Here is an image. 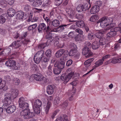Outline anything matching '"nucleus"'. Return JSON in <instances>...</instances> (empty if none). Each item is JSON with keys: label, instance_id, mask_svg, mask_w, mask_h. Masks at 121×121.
I'll list each match as a JSON object with an SVG mask.
<instances>
[{"label": "nucleus", "instance_id": "nucleus-5", "mask_svg": "<svg viewBox=\"0 0 121 121\" xmlns=\"http://www.w3.org/2000/svg\"><path fill=\"white\" fill-rule=\"evenodd\" d=\"M38 30L39 32H42V31H45L48 34L52 31L49 26H47L46 25L43 23L39 24L38 27Z\"/></svg>", "mask_w": 121, "mask_h": 121}, {"label": "nucleus", "instance_id": "nucleus-23", "mask_svg": "<svg viewBox=\"0 0 121 121\" xmlns=\"http://www.w3.org/2000/svg\"><path fill=\"white\" fill-rule=\"evenodd\" d=\"M15 11L13 8H9L7 10V13L9 16L11 17H13L15 15Z\"/></svg>", "mask_w": 121, "mask_h": 121}, {"label": "nucleus", "instance_id": "nucleus-10", "mask_svg": "<svg viewBox=\"0 0 121 121\" xmlns=\"http://www.w3.org/2000/svg\"><path fill=\"white\" fill-rule=\"evenodd\" d=\"M82 53L83 54L85 55L88 54L86 56V58L89 57L92 55V53L87 46L85 47L83 49Z\"/></svg>", "mask_w": 121, "mask_h": 121}, {"label": "nucleus", "instance_id": "nucleus-24", "mask_svg": "<svg viewBox=\"0 0 121 121\" xmlns=\"http://www.w3.org/2000/svg\"><path fill=\"white\" fill-rule=\"evenodd\" d=\"M99 47V42L97 41H95L93 42L92 45V48L94 50H96Z\"/></svg>", "mask_w": 121, "mask_h": 121}, {"label": "nucleus", "instance_id": "nucleus-46", "mask_svg": "<svg viewBox=\"0 0 121 121\" xmlns=\"http://www.w3.org/2000/svg\"><path fill=\"white\" fill-rule=\"evenodd\" d=\"M6 21V19L3 16L0 15V23H4Z\"/></svg>", "mask_w": 121, "mask_h": 121}, {"label": "nucleus", "instance_id": "nucleus-31", "mask_svg": "<svg viewBox=\"0 0 121 121\" xmlns=\"http://www.w3.org/2000/svg\"><path fill=\"white\" fill-rule=\"evenodd\" d=\"M68 78L67 76H66L65 74H62L61 76L60 79L62 81H64V83H66L68 82L69 81H67V80Z\"/></svg>", "mask_w": 121, "mask_h": 121}, {"label": "nucleus", "instance_id": "nucleus-21", "mask_svg": "<svg viewBox=\"0 0 121 121\" xmlns=\"http://www.w3.org/2000/svg\"><path fill=\"white\" fill-rule=\"evenodd\" d=\"M51 1L50 0H47L43 2L41 6L43 8H47L51 4Z\"/></svg>", "mask_w": 121, "mask_h": 121}, {"label": "nucleus", "instance_id": "nucleus-41", "mask_svg": "<svg viewBox=\"0 0 121 121\" xmlns=\"http://www.w3.org/2000/svg\"><path fill=\"white\" fill-rule=\"evenodd\" d=\"M41 60V59L39 57H37L35 55L34 57V60L36 64H38L39 63Z\"/></svg>", "mask_w": 121, "mask_h": 121}, {"label": "nucleus", "instance_id": "nucleus-12", "mask_svg": "<svg viewBox=\"0 0 121 121\" xmlns=\"http://www.w3.org/2000/svg\"><path fill=\"white\" fill-rule=\"evenodd\" d=\"M88 9V4H86L84 5L82 4L79 5L77 7L76 9L78 12L85 11Z\"/></svg>", "mask_w": 121, "mask_h": 121}, {"label": "nucleus", "instance_id": "nucleus-18", "mask_svg": "<svg viewBox=\"0 0 121 121\" xmlns=\"http://www.w3.org/2000/svg\"><path fill=\"white\" fill-rule=\"evenodd\" d=\"M54 87L52 85H48L47 87V92L49 95H51L52 94L54 91Z\"/></svg>", "mask_w": 121, "mask_h": 121}, {"label": "nucleus", "instance_id": "nucleus-13", "mask_svg": "<svg viewBox=\"0 0 121 121\" xmlns=\"http://www.w3.org/2000/svg\"><path fill=\"white\" fill-rule=\"evenodd\" d=\"M103 60H102V59H100L98 60L95 63V65H94V66L93 67V68L90 70L88 72H87L86 73L84 74V75H85L88 74L91 72L93 71L94 69H95L97 67L102 64L103 63Z\"/></svg>", "mask_w": 121, "mask_h": 121}, {"label": "nucleus", "instance_id": "nucleus-52", "mask_svg": "<svg viewBox=\"0 0 121 121\" xmlns=\"http://www.w3.org/2000/svg\"><path fill=\"white\" fill-rule=\"evenodd\" d=\"M30 5L26 4L24 6V9L26 11H28L30 9Z\"/></svg>", "mask_w": 121, "mask_h": 121}, {"label": "nucleus", "instance_id": "nucleus-32", "mask_svg": "<svg viewBox=\"0 0 121 121\" xmlns=\"http://www.w3.org/2000/svg\"><path fill=\"white\" fill-rule=\"evenodd\" d=\"M76 25L78 27L82 28L85 26L84 22L82 21H79L76 23Z\"/></svg>", "mask_w": 121, "mask_h": 121}, {"label": "nucleus", "instance_id": "nucleus-57", "mask_svg": "<svg viewBox=\"0 0 121 121\" xmlns=\"http://www.w3.org/2000/svg\"><path fill=\"white\" fill-rule=\"evenodd\" d=\"M67 25H63L60 26L57 28L58 30L59 29L60 30H64L65 29L64 27H65L67 26Z\"/></svg>", "mask_w": 121, "mask_h": 121}, {"label": "nucleus", "instance_id": "nucleus-60", "mask_svg": "<svg viewBox=\"0 0 121 121\" xmlns=\"http://www.w3.org/2000/svg\"><path fill=\"white\" fill-rule=\"evenodd\" d=\"M75 31L78 33L79 34H80V35H82L83 33V31L79 29H76L75 30Z\"/></svg>", "mask_w": 121, "mask_h": 121}, {"label": "nucleus", "instance_id": "nucleus-64", "mask_svg": "<svg viewBox=\"0 0 121 121\" xmlns=\"http://www.w3.org/2000/svg\"><path fill=\"white\" fill-rule=\"evenodd\" d=\"M116 28H117V29L118 31H120L121 33V22L119 23L118 25V27H115Z\"/></svg>", "mask_w": 121, "mask_h": 121}, {"label": "nucleus", "instance_id": "nucleus-14", "mask_svg": "<svg viewBox=\"0 0 121 121\" xmlns=\"http://www.w3.org/2000/svg\"><path fill=\"white\" fill-rule=\"evenodd\" d=\"M100 7L98 5H95L90 10V13L91 14L96 13L99 12Z\"/></svg>", "mask_w": 121, "mask_h": 121}, {"label": "nucleus", "instance_id": "nucleus-29", "mask_svg": "<svg viewBox=\"0 0 121 121\" xmlns=\"http://www.w3.org/2000/svg\"><path fill=\"white\" fill-rule=\"evenodd\" d=\"M94 60V59L93 58H91L86 60L84 63L85 67H89L91 63L93 60Z\"/></svg>", "mask_w": 121, "mask_h": 121}, {"label": "nucleus", "instance_id": "nucleus-27", "mask_svg": "<svg viewBox=\"0 0 121 121\" xmlns=\"http://www.w3.org/2000/svg\"><path fill=\"white\" fill-rule=\"evenodd\" d=\"M44 54V52L43 51L41 50L37 52L35 55L41 59Z\"/></svg>", "mask_w": 121, "mask_h": 121}, {"label": "nucleus", "instance_id": "nucleus-30", "mask_svg": "<svg viewBox=\"0 0 121 121\" xmlns=\"http://www.w3.org/2000/svg\"><path fill=\"white\" fill-rule=\"evenodd\" d=\"M84 39V36L83 35H78L75 38L76 41H81Z\"/></svg>", "mask_w": 121, "mask_h": 121}, {"label": "nucleus", "instance_id": "nucleus-53", "mask_svg": "<svg viewBox=\"0 0 121 121\" xmlns=\"http://www.w3.org/2000/svg\"><path fill=\"white\" fill-rule=\"evenodd\" d=\"M49 58H47L46 56H43V58L41 59L42 61L45 63L48 62L49 60Z\"/></svg>", "mask_w": 121, "mask_h": 121}, {"label": "nucleus", "instance_id": "nucleus-7", "mask_svg": "<svg viewBox=\"0 0 121 121\" xmlns=\"http://www.w3.org/2000/svg\"><path fill=\"white\" fill-rule=\"evenodd\" d=\"M33 77L34 78V79L36 81H42L44 78V77L42 74L40 73H37L36 74H33L30 76V81H32Z\"/></svg>", "mask_w": 121, "mask_h": 121}, {"label": "nucleus", "instance_id": "nucleus-50", "mask_svg": "<svg viewBox=\"0 0 121 121\" xmlns=\"http://www.w3.org/2000/svg\"><path fill=\"white\" fill-rule=\"evenodd\" d=\"M13 82L15 85H18L20 83V80L18 78H15L13 79Z\"/></svg>", "mask_w": 121, "mask_h": 121}, {"label": "nucleus", "instance_id": "nucleus-45", "mask_svg": "<svg viewBox=\"0 0 121 121\" xmlns=\"http://www.w3.org/2000/svg\"><path fill=\"white\" fill-rule=\"evenodd\" d=\"M74 72L71 71V72L68 74V75H66L67 77L68 78L67 79H67V81H69L70 80V79L74 75Z\"/></svg>", "mask_w": 121, "mask_h": 121}, {"label": "nucleus", "instance_id": "nucleus-62", "mask_svg": "<svg viewBox=\"0 0 121 121\" xmlns=\"http://www.w3.org/2000/svg\"><path fill=\"white\" fill-rule=\"evenodd\" d=\"M59 112V110H56L54 112L52 115V119L54 118L55 116L56 115L57 113Z\"/></svg>", "mask_w": 121, "mask_h": 121}, {"label": "nucleus", "instance_id": "nucleus-11", "mask_svg": "<svg viewBox=\"0 0 121 121\" xmlns=\"http://www.w3.org/2000/svg\"><path fill=\"white\" fill-rule=\"evenodd\" d=\"M72 48L68 52H67V53H68L69 56H73L77 52V48L76 45L74 43L72 44Z\"/></svg>", "mask_w": 121, "mask_h": 121}, {"label": "nucleus", "instance_id": "nucleus-15", "mask_svg": "<svg viewBox=\"0 0 121 121\" xmlns=\"http://www.w3.org/2000/svg\"><path fill=\"white\" fill-rule=\"evenodd\" d=\"M16 109V107L14 105H11L8 107L6 109V111L9 113H12L15 111Z\"/></svg>", "mask_w": 121, "mask_h": 121}, {"label": "nucleus", "instance_id": "nucleus-8", "mask_svg": "<svg viewBox=\"0 0 121 121\" xmlns=\"http://www.w3.org/2000/svg\"><path fill=\"white\" fill-rule=\"evenodd\" d=\"M65 62L63 59H60L59 61L58 62L55 63L54 65L55 67H57L58 68L61 70L63 69L65 67Z\"/></svg>", "mask_w": 121, "mask_h": 121}, {"label": "nucleus", "instance_id": "nucleus-59", "mask_svg": "<svg viewBox=\"0 0 121 121\" xmlns=\"http://www.w3.org/2000/svg\"><path fill=\"white\" fill-rule=\"evenodd\" d=\"M75 34L74 32L73 31H71L68 34L69 37H73L74 36Z\"/></svg>", "mask_w": 121, "mask_h": 121}, {"label": "nucleus", "instance_id": "nucleus-6", "mask_svg": "<svg viewBox=\"0 0 121 121\" xmlns=\"http://www.w3.org/2000/svg\"><path fill=\"white\" fill-rule=\"evenodd\" d=\"M67 51H65L64 49H61L57 51L55 54L56 57L59 58L61 56L64 54V57H67L68 54H67Z\"/></svg>", "mask_w": 121, "mask_h": 121}, {"label": "nucleus", "instance_id": "nucleus-38", "mask_svg": "<svg viewBox=\"0 0 121 121\" xmlns=\"http://www.w3.org/2000/svg\"><path fill=\"white\" fill-rule=\"evenodd\" d=\"M60 102V99L59 97L57 96L56 97L54 100V104L56 106L58 105Z\"/></svg>", "mask_w": 121, "mask_h": 121}, {"label": "nucleus", "instance_id": "nucleus-61", "mask_svg": "<svg viewBox=\"0 0 121 121\" xmlns=\"http://www.w3.org/2000/svg\"><path fill=\"white\" fill-rule=\"evenodd\" d=\"M43 17L44 20L47 23L49 22L50 21L47 15H43Z\"/></svg>", "mask_w": 121, "mask_h": 121}, {"label": "nucleus", "instance_id": "nucleus-44", "mask_svg": "<svg viewBox=\"0 0 121 121\" xmlns=\"http://www.w3.org/2000/svg\"><path fill=\"white\" fill-rule=\"evenodd\" d=\"M46 55L47 57L50 58L51 55V51L50 49H48L45 52Z\"/></svg>", "mask_w": 121, "mask_h": 121}, {"label": "nucleus", "instance_id": "nucleus-51", "mask_svg": "<svg viewBox=\"0 0 121 121\" xmlns=\"http://www.w3.org/2000/svg\"><path fill=\"white\" fill-rule=\"evenodd\" d=\"M49 35L48 36V35L46 36V38H48V42H52L53 39V38L51 36V34H49Z\"/></svg>", "mask_w": 121, "mask_h": 121}, {"label": "nucleus", "instance_id": "nucleus-39", "mask_svg": "<svg viewBox=\"0 0 121 121\" xmlns=\"http://www.w3.org/2000/svg\"><path fill=\"white\" fill-rule=\"evenodd\" d=\"M6 56L9 55L11 52V49L9 48H7L4 49Z\"/></svg>", "mask_w": 121, "mask_h": 121}, {"label": "nucleus", "instance_id": "nucleus-35", "mask_svg": "<svg viewBox=\"0 0 121 121\" xmlns=\"http://www.w3.org/2000/svg\"><path fill=\"white\" fill-rule=\"evenodd\" d=\"M99 16L96 15H92L90 19L89 20L91 22H94L99 18Z\"/></svg>", "mask_w": 121, "mask_h": 121}, {"label": "nucleus", "instance_id": "nucleus-4", "mask_svg": "<svg viewBox=\"0 0 121 121\" xmlns=\"http://www.w3.org/2000/svg\"><path fill=\"white\" fill-rule=\"evenodd\" d=\"M5 65L6 66L10 67L12 69L15 70L19 69L21 67L20 64H16L15 61L11 60L7 61L5 63Z\"/></svg>", "mask_w": 121, "mask_h": 121}, {"label": "nucleus", "instance_id": "nucleus-17", "mask_svg": "<svg viewBox=\"0 0 121 121\" xmlns=\"http://www.w3.org/2000/svg\"><path fill=\"white\" fill-rule=\"evenodd\" d=\"M18 94V91L17 89H14L12 91L11 94H9V95H11V97L12 99L16 98Z\"/></svg>", "mask_w": 121, "mask_h": 121}, {"label": "nucleus", "instance_id": "nucleus-20", "mask_svg": "<svg viewBox=\"0 0 121 121\" xmlns=\"http://www.w3.org/2000/svg\"><path fill=\"white\" fill-rule=\"evenodd\" d=\"M21 44L20 43V41H15L13 42L10 45L11 47H12L13 48H16L19 47Z\"/></svg>", "mask_w": 121, "mask_h": 121}, {"label": "nucleus", "instance_id": "nucleus-33", "mask_svg": "<svg viewBox=\"0 0 121 121\" xmlns=\"http://www.w3.org/2000/svg\"><path fill=\"white\" fill-rule=\"evenodd\" d=\"M24 13L22 11H19L17 14L16 18L17 19H21L23 17Z\"/></svg>", "mask_w": 121, "mask_h": 121}, {"label": "nucleus", "instance_id": "nucleus-3", "mask_svg": "<svg viewBox=\"0 0 121 121\" xmlns=\"http://www.w3.org/2000/svg\"><path fill=\"white\" fill-rule=\"evenodd\" d=\"M31 102L35 113L36 114L39 113L40 111V107L42 104L41 101L39 99H37L34 103L32 101Z\"/></svg>", "mask_w": 121, "mask_h": 121}, {"label": "nucleus", "instance_id": "nucleus-63", "mask_svg": "<svg viewBox=\"0 0 121 121\" xmlns=\"http://www.w3.org/2000/svg\"><path fill=\"white\" fill-rule=\"evenodd\" d=\"M72 62L73 61L71 60H69L67 62L66 65L67 66H69L72 64Z\"/></svg>", "mask_w": 121, "mask_h": 121}, {"label": "nucleus", "instance_id": "nucleus-22", "mask_svg": "<svg viewBox=\"0 0 121 121\" xmlns=\"http://www.w3.org/2000/svg\"><path fill=\"white\" fill-rule=\"evenodd\" d=\"M75 89L74 90H73L68 91V94L69 100H71L73 99L72 98L75 93Z\"/></svg>", "mask_w": 121, "mask_h": 121}, {"label": "nucleus", "instance_id": "nucleus-16", "mask_svg": "<svg viewBox=\"0 0 121 121\" xmlns=\"http://www.w3.org/2000/svg\"><path fill=\"white\" fill-rule=\"evenodd\" d=\"M5 82L4 81L2 80L0 78V89H2L3 90L5 91L8 89V87L5 85Z\"/></svg>", "mask_w": 121, "mask_h": 121}, {"label": "nucleus", "instance_id": "nucleus-48", "mask_svg": "<svg viewBox=\"0 0 121 121\" xmlns=\"http://www.w3.org/2000/svg\"><path fill=\"white\" fill-rule=\"evenodd\" d=\"M76 18L79 19H82L83 18V16L82 14H77L76 15Z\"/></svg>", "mask_w": 121, "mask_h": 121}, {"label": "nucleus", "instance_id": "nucleus-37", "mask_svg": "<svg viewBox=\"0 0 121 121\" xmlns=\"http://www.w3.org/2000/svg\"><path fill=\"white\" fill-rule=\"evenodd\" d=\"M112 63L113 64H116L118 63L117 58H113L112 60H110L105 62V64L106 65L108 64Z\"/></svg>", "mask_w": 121, "mask_h": 121}, {"label": "nucleus", "instance_id": "nucleus-40", "mask_svg": "<svg viewBox=\"0 0 121 121\" xmlns=\"http://www.w3.org/2000/svg\"><path fill=\"white\" fill-rule=\"evenodd\" d=\"M99 42L101 45H103L106 43L107 40L105 38H103L100 39Z\"/></svg>", "mask_w": 121, "mask_h": 121}, {"label": "nucleus", "instance_id": "nucleus-28", "mask_svg": "<svg viewBox=\"0 0 121 121\" xmlns=\"http://www.w3.org/2000/svg\"><path fill=\"white\" fill-rule=\"evenodd\" d=\"M11 96L9 95L8 96L5 98L4 99L5 103L7 105H8L10 104L12 102V100Z\"/></svg>", "mask_w": 121, "mask_h": 121}, {"label": "nucleus", "instance_id": "nucleus-9", "mask_svg": "<svg viewBox=\"0 0 121 121\" xmlns=\"http://www.w3.org/2000/svg\"><path fill=\"white\" fill-rule=\"evenodd\" d=\"M117 28H114L110 30V31L107 34V37L112 38L116 35L117 34V32L118 31L117 29Z\"/></svg>", "mask_w": 121, "mask_h": 121}, {"label": "nucleus", "instance_id": "nucleus-36", "mask_svg": "<svg viewBox=\"0 0 121 121\" xmlns=\"http://www.w3.org/2000/svg\"><path fill=\"white\" fill-rule=\"evenodd\" d=\"M61 71V70L57 67H55L53 70V73L55 74L58 75L60 73Z\"/></svg>", "mask_w": 121, "mask_h": 121}, {"label": "nucleus", "instance_id": "nucleus-1", "mask_svg": "<svg viewBox=\"0 0 121 121\" xmlns=\"http://www.w3.org/2000/svg\"><path fill=\"white\" fill-rule=\"evenodd\" d=\"M24 98L22 97L20 98L19 100V107L24 109L20 112L21 116L26 119L33 117L35 116V113L31 112L30 109L27 108L29 107V104L27 103L24 102Z\"/></svg>", "mask_w": 121, "mask_h": 121}, {"label": "nucleus", "instance_id": "nucleus-56", "mask_svg": "<svg viewBox=\"0 0 121 121\" xmlns=\"http://www.w3.org/2000/svg\"><path fill=\"white\" fill-rule=\"evenodd\" d=\"M46 44L44 43H42L39 44L38 46V48L40 49H43L45 47Z\"/></svg>", "mask_w": 121, "mask_h": 121}, {"label": "nucleus", "instance_id": "nucleus-42", "mask_svg": "<svg viewBox=\"0 0 121 121\" xmlns=\"http://www.w3.org/2000/svg\"><path fill=\"white\" fill-rule=\"evenodd\" d=\"M51 105V103L49 102H48L47 105L45 109V111L47 114L48 113L49 111V108L50 107Z\"/></svg>", "mask_w": 121, "mask_h": 121}, {"label": "nucleus", "instance_id": "nucleus-54", "mask_svg": "<svg viewBox=\"0 0 121 121\" xmlns=\"http://www.w3.org/2000/svg\"><path fill=\"white\" fill-rule=\"evenodd\" d=\"M7 2L5 0H0V4L2 5H4V7L7 6Z\"/></svg>", "mask_w": 121, "mask_h": 121}, {"label": "nucleus", "instance_id": "nucleus-2", "mask_svg": "<svg viewBox=\"0 0 121 121\" xmlns=\"http://www.w3.org/2000/svg\"><path fill=\"white\" fill-rule=\"evenodd\" d=\"M100 23L101 27L104 28L106 30H109L116 25V23L115 22L112 17H103L97 21V23Z\"/></svg>", "mask_w": 121, "mask_h": 121}, {"label": "nucleus", "instance_id": "nucleus-58", "mask_svg": "<svg viewBox=\"0 0 121 121\" xmlns=\"http://www.w3.org/2000/svg\"><path fill=\"white\" fill-rule=\"evenodd\" d=\"M32 15L31 16V22H37L38 20V17H34L32 18Z\"/></svg>", "mask_w": 121, "mask_h": 121}, {"label": "nucleus", "instance_id": "nucleus-19", "mask_svg": "<svg viewBox=\"0 0 121 121\" xmlns=\"http://www.w3.org/2000/svg\"><path fill=\"white\" fill-rule=\"evenodd\" d=\"M66 11L68 14L69 17L71 18H73L74 17L75 12L71 9H67Z\"/></svg>", "mask_w": 121, "mask_h": 121}, {"label": "nucleus", "instance_id": "nucleus-55", "mask_svg": "<svg viewBox=\"0 0 121 121\" xmlns=\"http://www.w3.org/2000/svg\"><path fill=\"white\" fill-rule=\"evenodd\" d=\"M63 0H55V4L56 5H59L62 2Z\"/></svg>", "mask_w": 121, "mask_h": 121}, {"label": "nucleus", "instance_id": "nucleus-34", "mask_svg": "<svg viewBox=\"0 0 121 121\" xmlns=\"http://www.w3.org/2000/svg\"><path fill=\"white\" fill-rule=\"evenodd\" d=\"M52 25L54 26H57L60 24L59 21L56 19H55L52 21Z\"/></svg>", "mask_w": 121, "mask_h": 121}, {"label": "nucleus", "instance_id": "nucleus-47", "mask_svg": "<svg viewBox=\"0 0 121 121\" xmlns=\"http://www.w3.org/2000/svg\"><path fill=\"white\" fill-rule=\"evenodd\" d=\"M95 37V36L92 33L88 34V38L89 40L93 39Z\"/></svg>", "mask_w": 121, "mask_h": 121}, {"label": "nucleus", "instance_id": "nucleus-49", "mask_svg": "<svg viewBox=\"0 0 121 121\" xmlns=\"http://www.w3.org/2000/svg\"><path fill=\"white\" fill-rule=\"evenodd\" d=\"M60 121H69L68 120L67 116L66 115H64L62 117H61L60 119Z\"/></svg>", "mask_w": 121, "mask_h": 121}, {"label": "nucleus", "instance_id": "nucleus-25", "mask_svg": "<svg viewBox=\"0 0 121 121\" xmlns=\"http://www.w3.org/2000/svg\"><path fill=\"white\" fill-rule=\"evenodd\" d=\"M42 4V2L40 0H36L33 3L32 5L34 7H38L40 6Z\"/></svg>", "mask_w": 121, "mask_h": 121}, {"label": "nucleus", "instance_id": "nucleus-43", "mask_svg": "<svg viewBox=\"0 0 121 121\" xmlns=\"http://www.w3.org/2000/svg\"><path fill=\"white\" fill-rule=\"evenodd\" d=\"M36 24H33L29 26L28 28V30L29 31L33 30L35 29L37 26Z\"/></svg>", "mask_w": 121, "mask_h": 121}, {"label": "nucleus", "instance_id": "nucleus-26", "mask_svg": "<svg viewBox=\"0 0 121 121\" xmlns=\"http://www.w3.org/2000/svg\"><path fill=\"white\" fill-rule=\"evenodd\" d=\"M105 32L104 31H102V30H100L98 31H97L95 34V36L98 38H101L103 36V34Z\"/></svg>", "mask_w": 121, "mask_h": 121}]
</instances>
